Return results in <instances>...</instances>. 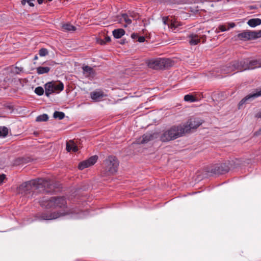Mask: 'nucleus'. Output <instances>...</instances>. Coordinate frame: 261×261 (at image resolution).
I'll list each match as a JSON object with an SVG mask.
<instances>
[{
  "label": "nucleus",
  "instance_id": "nucleus-13",
  "mask_svg": "<svg viewBox=\"0 0 261 261\" xmlns=\"http://www.w3.org/2000/svg\"><path fill=\"white\" fill-rule=\"evenodd\" d=\"M182 25V23L181 22L175 19H172L170 21V23L168 24V28L176 32L181 29V27Z\"/></svg>",
  "mask_w": 261,
  "mask_h": 261
},
{
  "label": "nucleus",
  "instance_id": "nucleus-30",
  "mask_svg": "<svg viewBox=\"0 0 261 261\" xmlns=\"http://www.w3.org/2000/svg\"><path fill=\"white\" fill-rule=\"evenodd\" d=\"M184 100L186 101L189 102H195L196 101L195 97H194L193 95L190 94H187L184 96Z\"/></svg>",
  "mask_w": 261,
  "mask_h": 261
},
{
  "label": "nucleus",
  "instance_id": "nucleus-40",
  "mask_svg": "<svg viewBox=\"0 0 261 261\" xmlns=\"http://www.w3.org/2000/svg\"><path fill=\"white\" fill-rule=\"evenodd\" d=\"M138 35L136 33H133L132 35H131V37L132 39H138Z\"/></svg>",
  "mask_w": 261,
  "mask_h": 261
},
{
  "label": "nucleus",
  "instance_id": "nucleus-39",
  "mask_svg": "<svg viewBox=\"0 0 261 261\" xmlns=\"http://www.w3.org/2000/svg\"><path fill=\"white\" fill-rule=\"evenodd\" d=\"M5 178L6 175L5 174H2L0 175V184H2Z\"/></svg>",
  "mask_w": 261,
  "mask_h": 261
},
{
  "label": "nucleus",
  "instance_id": "nucleus-44",
  "mask_svg": "<svg viewBox=\"0 0 261 261\" xmlns=\"http://www.w3.org/2000/svg\"><path fill=\"white\" fill-rule=\"evenodd\" d=\"M255 117L258 118H261V110L256 114Z\"/></svg>",
  "mask_w": 261,
  "mask_h": 261
},
{
  "label": "nucleus",
  "instance_id": "nucleus-21",
  "mask_svg": "<svg viewBox=\"0 0 261 261\" xmlns=\"http://www.w3.org/2000/svg\"><path fill=\"white\" fill-rule=\"evenodd\" d=\"M66 150L68 152L73 151L76 152L78 150V148L76 145L72 140H70L66 143Z\"/></svg>",
  "mask_w": 261,
  "mask_h": 261
},
{
  "label": "nucleus",
  "instance_id": "nucleus-37",
  "mask_svg": "<svg viewBox=\"0 0 261 261\" xmlns=\"http://www.w3.org/2000/svg\"><path fill=\"white\" fill-rule=\"evenodd\" d=\"M218 29H219L220 30V31L221 32H224V31H226L227 30H228L225 25H219L218 27Z\"/></svg>",
  "mask_w": 261,
  "mask_h": 261
},
{
  "label": "nucleus",
  "instance_id": "nucleus-10",
  "mask_svg": "<svg viewBox=\"0 0 261 261\" xmlns=\"http://www.w3.org/2000/svg\"><path fill=\"white\" fill-rule=\"evenodd\" d=\"M169 129L170 130H174L171 131V134H172V136L174 138V140L182 136L184 134H185V127H184L181 124L178 125H173Z\"/></svg>",
  "mask_w": 261,
  "mask_h": 261
},
{
  "label": "nucleus",
  "instance_id": "nucleus-1",
  "mask_svg": "<svg viewBox=\"0 0 261 261\" xmlns=\"http://www.w3.org/2000/svg\"><path fill=\"white\" fill-rule=\"evenodd\" d=\"M40 205L46 209H55L59 211L53 212H43L37 214L36 217L41 220H51L72 213L68 207L64 196H53L48 198L43 197L39 201Z\"/></svg>",
  "mask_w": 261,
  "mask_h": 261
},
{
  "label": "nucleus",
  "instance_id": "nucleus-24",
  "mask_svg": "<svg viewBox=\"0 0 261 261\" xmlns=\"http://www.w3.org/2000/svg\"><path fill=\"white\" fill-rule=\"evenodd\" d=\"M49 71L50 68L48 67L39 66L36 68V71L38 74L47 73Z\"/></svg>",
  "mask_w": 261,
  "mask_h": 261
},
{
  "label": "nucleus",
  "instance_id": "nucleus-17",
  "mask_svg": "<svg viewBox=\"0 0 261 261\" xmlns=\"http://www.w3.org/2000/svg\"><path fill=\"white\" fill-rule=\"evenodd\" d=\"M153 136L150 134H146L141 137L138 138L137 140V144H145L153 139Z\"/></svg>",
  "mask_w": 261,
  "mask_h": 261
},
{
  "label": "nucleus",
  "instance_id": "nucleus-4",
  "mask_svg": "<svg viewBox=\"0 0 261 261\" xmlns=\"http://www.w3.org/2000/svg\"><path fill=\"white\" fill-rule=\"evenodd\" d=\"M104 164L105 170L107 175H113L117 172L119 161L115 156H109L105 161Z\"/></svg>",
  "mask_w": 261,
  "mask_h": 261
},
{
  "label": "nucleus",
  "instance_id": "nucleus-23",
  "mask_svg": "<svg viewBox=\"0 0 261 261\" xmlns=\"http://www.w3.org/2000/svg\"><path fill=\"white\" fill-rule=\"evenodd\" d=\"M247 24L251 27H255L261 24V19L260 18H252L249 19Z\"/></svg>",
  "mask_w": 261,
  "mask_h": 261
},
{
  "label": "nucleus",
  "instance_id": "nucleus-29",
  "mask_svg": "<svg viewBox=\"0 0 261 261\" xmlns=\"http://www.w3.org/2000/svg\"><path fill=\"white\" fill-rule=\"evenodd\" d=\"M8 134V129L5 126L0 127V137H5Z\"/></svg>",
  "mask_w": 261,
  "mask_h": 261
},
{
  "label": "nucleus",
  "instance_id": "nucleus-7",
  "mask_svg": "<svg viewBox=\"0 0 261 261\" xmlns=\"http://www.w3.org/2000/svg\"><path fill=\"white\" fill-rule=\"evenodd\" d=\"M260 96L261 89H256L255 92L247 95L240 101L238 105V108L239 109H242L245 104L249 103L255 98Z\"/></svg>",
  "mask_w": 261,
  "mask_h": 261
},
{
  "label": "nucleus",
  "instance_id": "nucleus-49",
  "mask_svg": "<svg viewBox=\"0 0 261 261\" xmlns=\"http://www.w3.org/2000/svg\"><path fill=\"white\" fill-rule=\"evenodd\" d=\"M38 59V57L37 56H36L34 58V60H37Z\"/></svg>",
  "mask_w": 261,
  "mask_h": 261
},
{
  "label": "nucleus",
  "instance_id": "nucleus-12",
  "mask_svg": "<svg viewBox=\"0 0 261 261\" xmlns=\"http://www.w3.org/2000/svg\"><path fill=\"white\" fill-rule=\"evenodd\" d=\"M119 22L121 23L122 26L126 28L128 25L130 24L132 22V20L130 18L128 14L124 13L122 14L118 19Z\"/></svg>",
  "mask_w": 261,
  "mask_h": 261
},
{
  "label": "nucleus",
  "instance_id": "nucleus-19",
  "mask_svg": "<svg viewBox=\"0 0 261 261\" xmlns=\"http://www.w3.org/2000/svg\"><path fill=\"white\" fill-rule=\"evenodd\" d=\"M238 37L244 41L252 39L251 31H246L238 35Z\"/></svg>",
  "mask_w": 261,
  "mask_h": 261
},
{
  "label": "nucleus",
  "instance_id": "nucleus-18",
  "mask_svg": "<svg viewBox=\"0 0 261 261\" xmlns=\"http://www.w3.org/2000/svg\"><path fill=\"white\" fill-rule=\"evenodd\" d=\"M188 38L189 39V43L191 45H196L200 41V39L198 36L194 33L190 34Z\"/></svg>",
  "mask_w": 261,
  "mask_h": 261
},
{
  "label": "nucleus",
  "instance_id": "nucleus-27",
  "mask_svg": "<svg viewBox=\"0 0 261 261\" xmlns=\"http://www.w3.org/2000/svg\"><path fill=\"white\" fill-rule=\"evenodd\" d=\"M54 118L62 120L65 117V114L62 112L55 111L53 115Z\"/></svg>",
  "mask_w": 261,
  "mask_h": 261
},
{
  "label": "nucleus",
  "instance_id": "nucleus-5",
  "mask_svg": "<svg viewBox=\"0 0 261 261\" xmlns=\"http://www.w3.org/2000/svg\"><path fill=\"white\" fill-rule=\"evenodd\" d=\"M221 72L223 74H231L236 71V72L242 71L241 62L239 61H234L226 65L221 67Z\"/></svg>",
  "mask_w": 261,
  "mask_h": 261
},
{
  "label": "nucleus",
  "instance_id": "nucleus-48",
  "mask_svg": "<svg viewBox=\"0 0 261 261\" xmlns=\"http://www.w3.org/2000/svg\"><path fill=\"white\" fill-rule=\"evenodd\" d=\"M204 39H203V40L202 41L203 43H204L205 41V40H206V37L205 36H204Z\"/></svg>",
  "mask_w": 261,
  "mask_h": 261
},
{
  "label": "nucleus",
  "instance_id": "nucleus-42",
  "mask_svg": "<svg viewBox=\"0 0 261 261\" xmlns=\"http://www.w3.org/2000/svg\"><path fill=\"white\" fill-rule=\"evenodd\" d=\"M236 25L234 22H231L229 23V27L227 30H229L230 28H233Z\"/></svg>",
  "mask_w": 261,
  "mask_h": 261
},
{
  "label": "nucleus",
  "instance_id": "nucleus-14",
  "mask_svg": "<svg viewBox=\"0 0 261 261\" xmlns=\"http://www.w3.org/2000/svg\"><path fill=\"white\" fill-rule=\"evenodd\" d=\"M171 131L173 130L168 129V130L164 132L161 135V140L162 142H165L174 140V138L172 136V134H171Z\"/></svg>",
  "mask_w": 261,
  "mask_h": 261
},
{
  "label": "nucleus",
  "instance_id": "nucleus-2",
  "mask_svg": "<svg viewBox=\"0 0 261 261\" xmlns=\"http://www.w3.org/2000/svg\"><path fill=\"white\" fill-rule=\"evenodd\" d=\"M51 181L47 179L37 178L23 182L17 188L19 193L26 195L31 193L33 188L35 189L45 190L47 193L51 192Z\"/></svg>",
  "mask_w": 261,
  "mask_h": 261
},
{
  "label": "nucleus",
  "instance_id": "nucleus-8",
  "mask_svg": "<svg viewBox=\"0 0 261 261\" xmlns=\"http://www.w3.org/2000/svg\"><path fill=\"white\" fill-rule=\"evenodd\" d=\"M202 122L201 120H199L197 118H191L188 122V124L186 125H182L184 127H185V133H188L190 132L191 129H196L198 127H199L201 124Z\"/></svg>",
  "mask_w": 261,
  "mask_h": 261
},
{
  "label": "nucleus",
  "instance_id": "nucleus-34",
  "mask_svg": "<svg viewBox=\"0 0 261 261\" xmlns=\"http://www.w3.org/2000/svg\"><path fill=\"white\" fill-rule=\"evenodd\" d=\"M130 18L131 19H133L134 20H137L139 19L140 16L138 13H135L134 12H129L128 14Z\"/></svg>",
  "mask_w": 261,
  "mask_h": 261
},
{
  "label": "nucleus",
  "instance_id": "nucleus-16",
  "mask_svg": "<svg viewBox=\"0 0 261 261\" xmlns=\"http://www.w3.org/2000/svg\"><path fill=\"white\" fill-rule=\"evenodd\" d=\"M83 73L87 77H93L95 75V71L93 68L84 65L82 67Z\"/></svg>",
  "mask_w": 261,
  "mask_h": 261
},
{
  "label": "nucleus",
  "instance_id": "nucleus-15",
  "mask_svg": "<svg viewBox=\"0 0 261 261\" xmlns=\"http://www.w3.org/2000/svg\"><path fill=\"white\" fill-rule=\"evenodd\" d=\"M106 96L104 92L101 90L95 91L90 93V97L95 101H99Z\"/></svg>",
  "mask_w": 261,
  "mask_h": 261
},
{
  "label": "nucleus",
  "instance_id": "nucleus-47",
  "mask_svg": "<svg viewBox=\"0 0 261 261\" xmlns=\"http://www.w3.org/2000/svg\"><path fill=\"white\" fill-rule=\"evenodd\" d=\"M43 1L44 0H37V2L39 4H42Z\"/></svg>",
  "mask_w": 261,
  "mask_h": 261
},
{
  "label": "nucleus",
  "instance_id": "nucleus-11",
  "mask_svg": "<svg viewBox=\"0 0 261 261\" xmlns=\"http://www.w3.org/2000/svg\"><path fill=\"white\" fill-rule=\"evenodd\" d=\"M98 156L93 155L89 158L88 160L81 162L79 165V169L83 170L84 169L93 165L97 161Z\"/></svg>",
  "mask_w": 261,
  "mask_h": 261
},
{
  "label": "nucleus",
  "instance_id": "nucleus-28",
  "mask_svg": "<svg viewBox=\"0 0 261 261\" xmlns=\"http://www.w3.org/2000/svg\"><path fill=\"white\" fill-rule=\"evenodd\" d=\"M48 119V115L46 114L40 115L36 117V121L37 122L46 121Z\"/></svg>",
  "mask_w": 261,
  "mask_h": 261
},
{
  "label": "nucleus",
  "instance_id": "nucleus-20",
  "mask_svg": "<svg viewBox=\"0 0 261 261\" xmlns=\"http://www.w3.org/2000/svg\"><path fill=\"white\" fill-rule=\"evenodd\" d=\"M45 94L47 97H49L50 95L55 92L53 87V82H48L45 86Z\"/></svg>",
  "mask_w": 261,
  "mask_h": 261
},
{
  "label": "nucleus",
  "instance_id": "nucleus-45",
  "mask_svg": "<svg viewBox=\"0 0 261 261\" xmlns=\"http://www.w3.org/2000/svg\"><path fill=\"white\" fill-rule=\"evenodd\" d=\"M254 134L255 136H259L261 135V128L258 130V131L256 132Z\"/></svg>",
  "mask_w": 261,
  "mask_h": 261
},
{
  "label": "nucleus",
  "instance_id": "nucleus-25",
  "mask_svg": "<svg viewBox=\"0 0 261 261\" xmlns=\"http://www.w3.org/2000/svg\"><path fill=\"white\" fill-rule=\"evenodd\" d=\"M62 29L66 31H74L76 30V27L70 23H65L62 25Z\"/></svg>",
  "mask_w": 261,
  "mask_h": 261
},
{
  "label": "nucleus",
  "instance_id": "nucleus-31",
  "mask_svg": "<svg viewBox=\"0 0 261 261\" xmlns=\"http://www.w3.org/2000/svg\"><path fill=\"white\" fill-rule=\"evenodd\" d=\"M111 41V38L109 36H106L105 37L104 40L98 39L97 40V42L101 45L106 44V42H110Z\"/></svg>",
  "mask_w": 261,
  "mask_h": 261
},
{
  "label": "nucleus",
  "instance_id": "nucleus-43",
  "mask_svg": "<svg viewBox=\"0 0 261 261\" xmlns=\"http://www.w3.org/2000/svg\"><path fill=\"white\" fill-rule=\"evenodd\" d=\"M30 160L29 159H22V162L23 163H28Z\"/></svg>",
  "mask_w": 261,
  "mask_h": 261
},
{
  "label": "nucleus",
  "instance_id": "nucleus-35",
  "mask_svg": "<svg viewBox=\"0 0 261 261\" xmlns=\"http://www.w3.org/2000/svg\"><path fill=\"white\" fill-rule=\"evenodd\" d=\"M39 54L41 57H44L48 54V50L46 48H42L39 50Z\"/></svg>",
  "mask_w": 261,
  "mask_h": 261
},
{
  "label": "nucleus",
  "instance_id": "nucleus-38",
  "mask_svg": "<svg viewBox=\"0 0 261 261\" xmlns=\"http://www.w3.org/2000/svg\"><path fill=\"white\" fill-rule=\"evenodd\" d=\"M145 37L144 36H139L138 38V41L139 42H143L145 41Z\"/></svg>",
  "mask_w": 261,
  "mask_h": 261
},
{
  "label": "nucleus",
  "instance_id": "nucleus-22",
  "mask_svg": "<svg viewBox=\"0 0 261 261\" xmlns=\"http://www.w3.org/2000/svg\"><path fill=\"white\" fill-rule=\"evenodd\" d=\"M125 34V31L123 29H115L113 31V36L117 39L120 38Z\"/></svg>",
  "mask_w": 261,
  "mask_h": 261
},
{
  "label": "nucleus",
  "instance_id": "nucleus-26",
  "mask_svg": "<svg viewBox=\"0 0 261 261\" xmlns=\"http://www.w3.org/2000/svg\"><path fill=\"white\" fill-rule=\"evenodd\" d=\"M53 87L55 92L57 91L60 92L64 89V84L62 82H60L59 84L53 83Z\"/></svg>",
  "mask_w": 261,
  "mask_h": 261
},
{
  "label": "nucleus",
  "instance_id": "nucleus-33",
  "mask_svg": "<svg viewBox=\"0 0 261 261\" xmlns=\"http://www.w3.org/2000/svg\"><path fill=\"white\" fill-rule=\"evenodd\" d=\"M44 90L42 87H37L35 89V93L38 95L41 96L43 94Z\"/></svg>",
  "mask_w": 261,
  "mask_h": 261
},
{
  "label": "nucleus",
  "instance_id": "nucleus-36",
  "mask_svg": "<svg viewBox=\"0 0 261 261\" xmlns=\"http://www.w3.org/2000/svg\"><path fill=\"white\" fill-rule=\"evenodd\" d=\"M163 22L165 24H167L168 25L170 23V21L168 20V18L167 17H163Z\"/></svg>",
  "mask_w": 261,
  "mask_h": 261
},
{
  "label": "nucleus",
  "instance_id": "nucleus-3",
  "mask_svg": "<svg viewBox=\"0 0 261 261\" xmlns=\"http://www.w3.org/2000/svg\"><path fill=\"white\" fill-rule=\"evenodd\" d=\"M172 65V63L169 59L157 58L151 59L148 62V66L153 69H164Z\"/></svg>",
  "mask_w": 261,
  "mask_h": 261
},
{
  "label": "nucleus",
  "instance_id": "nucleus-46",
  "mask_svg": "<svg viewBox=\"0 0 261 261\" xmlns=\"http://www.w3.org/2000/svg\"><path fill=\"white\" fill-rule=\"evenodd\" d=\"M26 3H27V0H22L21 1V4L22 5H24Z\"/></svg>",
  "mask_w": 261,
  "mask_h": 261
},
{
  "label": "nucleus",
  "instance_id": "nucleus-9",
  "mask_svg": "<svg viewBox=\"0 0 261 261\" xmlns=\"http://www.w3.org/2000/svg\"><path fill=\"white\" fill-rule=\"evenodd\" d=\"M229 167L226 163L215 165L211 169V172L215 174H223L228 172Z\"/></svg>",
  "mask_w": 261,
  "mask_h": 261
},
{
  "label": "nucleus",
  "instance_id": "nucleus-6",
  "mask_svg": "<svg viewBox=\"0 0 261 261\" xmlns=\"http://www.w3.org/2000/svg\"><path fill=\"white\" fill-rule=\"evenodd\" d=\"M242 71L246 70L254 69L256 68L261 67V59L250 60L248 59H245L240 61Z\"/></svg>",
  "mask_w": 261,
  "mask_h": 261
},
{
  "label": "nucleus",
  "instance_id": "nucleus-32",
  "mask_svg": "<svg viewBox=\"0 0 261 261\" xmlns=\"http://www.w3.org/2000/svg\"><path fill=\"white\" fill-rule=\"evenodd\" d=\"M252 39L261 37V30L257 31H252Z\"/></svg>",
  "mask_w": 261,
  "mask_h": 261
},
{
  "label": "nucleus",
  "instance_id": "nucleus-50",
  "mask_svg": "<svg viewBox=\"0 0 261 261\" xmlns=\"http://www.w3.org/2000/svg\"><path fill=\"white\" fill-rule=\"evenodd\" d=\"M198 10H195V12H198Z\"/></svg>",
  "mask_w": 261,
  "mask_h": 261
},
{
  "label": "nucleus",
  "instance_id": "nucleus-41",
  "mask_svg": "<svg viewBox=\"0 0 261 261\" xmlns=\"http://www.w3.org/2000/svg\"><path fill=\"white\" fill-rule=\"evenodd\" d=\"M34 1H35V0H27V3L31 7H33L34 6L33 3Z\"/></svg>",
  "mask_w": 261,
  "mask_h": 261
}]
</instances>
